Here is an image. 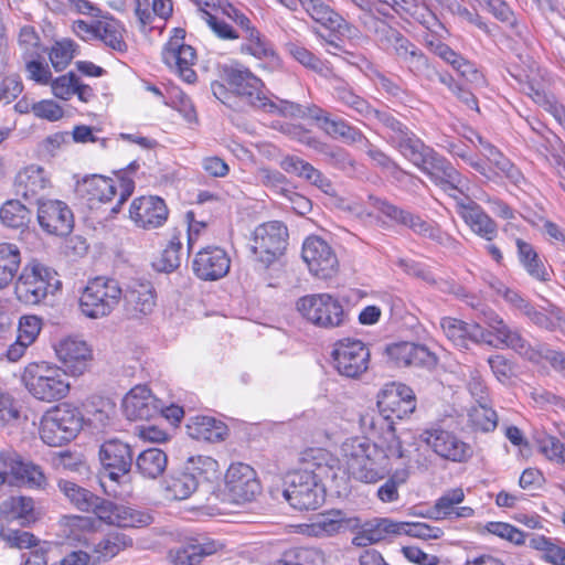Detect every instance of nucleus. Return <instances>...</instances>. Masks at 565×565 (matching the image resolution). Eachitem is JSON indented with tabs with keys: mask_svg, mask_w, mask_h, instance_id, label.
Listing matches in <instances>:
<instances>
[{
	"mask_svg": "<svg viewBox=\"0 0 565 565\" xmlns=\"http://www.w3.org/2000/svg\"><path fill=\"white\" fill-rule=\"evenodd\" d=\"M456 200L457 212L472 233L487 242L498 236V225L473 200L450 194Z\"/></svg>",
	"mask_w": 565,
	"mask_h": 565,
	"instance_id": "26",
	"label": "nucleus"
},
{
	"mask_svg": "<svg viewBox=\"0 0 565 565\" xmlns=\"http://www.w3.org/2000/svg\"><path fill=\"white\" fill-rule=\"evenodd\" d=\"M131 545L132 540L129 536L124 533L114 532L107 534L95 545V552L98 554L99 559H109Z\"/></svg>",
	"mask_w": 565,
	"mask_h": 565,
	"instance_id": "59",
	"label": "nucleus"
},
{
	"mask_svg": "<svg viewBox=\"0 0 565 565\" xmlns=\"http://www.w3.org/2000/svg\"><path fill=\"white\" fill-rule=\"evenodd\" d=\"M527 547L535 551L537 557L550 565H565V542L558 537L530 533Z\"/></svg>",
	"mask_w": 565,
	"mask_h": 565,
	"instance_id": "36",
	"label": "nucleus"
},
{
	"mask_svg": "<svg viewBox=\"0 0 565 565\" xmlns=\"http://www.w3.org/2000/svg\"><path fill=\"white\" fill-rule=\"evenodd\" d=\"M122 297L119 282L113 278L98 276L87 281L79 296L81 312L90 319L109 316Z\"/></svg>",
	"mask_w": 565,
	"mask_h": 565,
	"instance_id": "6",
	"label": "nucleus"
},
{
	"mask_svg": "<svg viewBox=\"0 0 565 565\" xmlns=\"http://www.w3.org/2000/svg\"><path fill=\"white\" fill-rule=\"evenodd\" d=\"M440 327L449 341L460 349H467L469 342L492 344L489 333L479 323H467L462 320L444 317Z\"/></svg>",
	"mask_w": 565,
	"mask_h": 565,
	"instance_id": "32",
	"label": "nucleus"
},
{
	"mask_svg": "<svg viewBox=\"0 0 565 565\" xmlns=\"http://www.w3.org/2000/svg\"><path fill=\"white\" fill-rule=\"evenodd\" d=\"M489 533L507 540L515 545H527L530 534L524 533L512 524L504 522H489L486 525Z\"/></svg>",
	"mask_w": 565,
	"mask_h": 565,
	"instance_id": "62",
	"label": "nucleus"
},
{
	"mask_svg": "<svg viewBox=\"0 0 565 565\" xmlns=\"http://www.w3.org/2000/svg\"><path fill=\"white\" fill-rule=\"evenodd\" d=\"M468 422L472 429L489 433L497 428L498 415L487 402L478 403L469 409Z\"/></svg>",
	"mask_w": 565,
	"mask_h": 565,
	"instance_id": "55",
	"label": "nucleus"
},
{
	"mask_svg": "<svg viewBox=\"0 0 565 565\" xmlns=\"http://www.w3.org/2000/svg\"><path fill=\"white\" fill-rule=\"evenodd\" d=\"M135 190V182L128 177L113 180L103 175L85 178L78 185V191L92 204L106 203L118 193L117 204L111 209L114 214L120 211V206L127 201Z\"/></svg>",
	"mask_w": 565,
	"mask_h": 565,
	"instance_id": "11",
	"label": "nucleus"
},
{
	"mask_svg": "<svg viewBox=\"0 0 565 565\" xmlns=\"http://www.w3.org/2000/svg\"><path fill=\"white\" fill-rule=\"evenodd\" d=\"M243 42L239 46L242 54L250 55L257 60L276 57V51L273 43L258 30L241 35Z\"/></svg>",
	"mask_w": 565,
	"mask_h": 565,
	"instance_id": "49",
	"label": "nucleus"
},
{
	"mask_svg": "<svg viewBox=\"0 0 565 565\" xmlns=\"http://www.w3.org/2000/svg\"><path fill=\"white\" fill-rule=\"evenodd\" d=\"M231 259L226 252L216 246L202 248L193 259L194 274L203 280H217L227 275Z\"/></svg>",
	"mask_w": 565,
	"mask_h": 565,
	"instance_id": "29",
	"label": "nucleus"
},
{
	"mask_svg": "<svg viewBox=\"0 0 565 565\" xmlns=\"http://www.w3.org/2000/svg\"><path fill=\"white\" fill-rule=\"evenodd\" d=\"M387 358L396 366L433 367L437 363L436 355L425 345L414 342H398L386 347Z\"/></svg>",
	"mask_w": 565,
	"mask_h": 565,
	"instance_id": "31",
	"label": "nucleus"
},
{
	"mask_svg": "<svg viewBox=\"0 0 565 565\" xmlns=\"http://www.w3.org/2000/svg\"><path fill=\"white\" fill-rule=\"evenodd\" d=\"M75 45L71 40L55 42L50 51V61L56 72H61L71 63L74 57Z\"/></svg>",
	"mask_w": 565,
	"mask_h": 565,
	"instance_id": "63",
	"label": "nucleus"
},
{
	"mask_svg": "<svg viewBox=\"0 0 565 565\" xmlns=\"http://www.w3.org/2000/svg\"><path fill=\"white\" fill-rule=\"evenodd\" d=\"M515 244L519 260L526 273L539 281L550 280V274L534 247L521 238H518Z\"/></svg>",
	"mask_w": 565,
	"mask_h": 565,
	"instance_id": "46",
	"label": "nucleus"
},
{
	"mask_svg": "<svg viewBox=\"0 0 565 565\" xmlns=\"http://www.w3.org/2000/svg\"><path fill=\"white\" fill-rule=\"evenodd\" d=\"M370 200L373 202V205L379 212L395 223L408 227L416 235L431 239L439 244H444L449 239V236L440 230L436 222L425 220L418 214L403 210L379 198L370 196Z\"/></svg>",
	"mask_w": 565,
	"mask_h": 565,
	"instance_id": "14",
	"label": "nucleus"
},
{
	"mask_svg": "<svg viewBox=\"0 0 565 565\" xmlns=\"http://www.w3.org/2000/svg\"><path fill=\"white\" fill-rule=\"evenodd\" d=\"M97 30L96 40L102 41L106 46L116 52L122 53L127 50V44L124 40V28L119 21L108 14H104L99 19Z\"/></svg>",
	"mask_w": 565,
	"mask_h": 565,
	"instance_id": "48",
	"label": "nucleus"
},
{
	"mask_svg": "<svg viewBox=\"0 0 565 565\" xmlns=\"http://www.w3.org/2000/svg\"><path fill=\"white\" fill-rule=\"evenodd\" d=\"M539 451L551 462L565 467V444L552 435L537 438Z\"/></svg>",
	"mask_w": 565,
	"mask_h": 565,
	"instance_id": "60",
	"label": "nucleus"
},
{
	"mask_svg": "<svg viewBox=\"0 0 565 565\" xmlns=\"http://www.w3.org/2000/svg\"><path fill=\"white\" fill-rule=\"evenodd\" d=\"M57 360L63 364L64 372L72 376L83 375L93 360V350L86 341L78 337H66L54 344Z\"/></svg>",
	"mask_w": 565,
	"mask_h": 565,
	"instance_id": "19",
	"label": "nucleus"
},
{
	"mask_svg": "<svg viewBox=\"0 0 565 565\" xmlns=\"http://www.w3.org/2000/svg\"><path fill=\"white\" fill-rule=\"evenodd\" d=\"M169 211L159 196H140L132 201L129 217L136 226L153 230L162 226L168 220Z\"/></svg>",
	"mask_w": 565,
	"mask_h": 565,
	"instance_id": "27",
	"label": "nucleus"
},
{
	"mask_svg": "<svg viewBox=\"0 0 565 565\" xmlns=\"http://www.w3.org/2000/svg\"><path fill=\"white\" fill-rule=\"evenodd\" d=\"M182 250L181 234L173 233L161 255L153 263L159 271L171 273L180 266Z\"/></svg>",
	"mask_w": 565,
	"mask_h": 565,
	"instance_id": "58",
	"label": "nucleus"
},
{
	"mask_svg": "<svg viewBox=\"0 0 565 565\" xmlns=\"http://www.w3.org/2000/svg\"><path fill=\"white\" fill-rule=\"evenodd\" d=\"M83 415L78 407L61 403L49 409L41 418L40 437L51 447H61L73 440L83 427Z\"/></svg>",
	"mask_w": 565,
	"mask_h": 565,
	"instance_id": "5",
	"label": "nucleus"
},
{
	"mask_svg": "<svg viewBox=\"0 0 565 565\" xmlns=\"http://www.w3.org/2000/svg\"><path fill=\"white\" fill-rule=\"evenodd\" d=\"M225 490L235 503L254 500L260 491L255 470L247 463H232L225 475Z\"/></svg>",
	"mask_w": 565,
	"mask_h": 565,
	"instance_id": "22",
	"label": "nucleus"
},
{
	"mask_svg": "<svg viewBox=\"0 0 565 565\" xmlns=\"http://www.w3.org/2000/svg\"><path fill=\"white\" fill-rule=\"evenodd\" d=\"M126 310L132 318H140L152 312L156 306L154 289L150 284H137L125 296Z\"/></svg>",
	"mask_w": 565,
	"mask_h": 565,
	"instance_id": "40",
	"label": "nucleus"
},
{
	"mask_svg": "<svg viewBox=\"0 0 565 565\" xmlns=\"http://www.w3.org/2000/svg\"><path fill=\"white\" fill-rule=\"evenodd\" d=\"M301 468L287 473L284 497L297 510H316L326 498L321 479L333 467L334 459L323 448H310L302 452Z\"/></svg>",
	"mask_w": 565,
	"mask_h": 565,
	"instance_id": "1",
	"label": "nucleus"
},
{
	"mask_svg": "<svg viewBox=\"0 0 565 565\" xmlns=\"http://www.w3.org/2000/svg\"><path fill=\"white\" fill-rule=\"evenodd\" d=\"M332 95L334 99L342 105L356 111L359 115L369 118L370 113H373V107L350 87L348 83L342 79H335L332 85Z\"/></svg>",
	"mask_w": 565,
	"mask_h": 565,
	"instance_id": "50",
	"label": "nucleus"
},
{
	"mask_svg": "<svg viewBox=\"0 0 565 565\" xmlns=\"http://www.w3.org/2000/svg\"><path fill=\"white\" fill-rule=\"evenodd\" d=\"M224 81L230 89L239 96L247 104L262 108L266 111H279L284 115L295 116L300 111L298 105L281 102L282 106L279 107L274 102L269 100L265 94V87L262 79L256 77L248 68L243 66H226L224 67Z\"/></svg>",
	"mask_w": 565,
	"mask_h": 565,
	"instance_id": "3",
	"label": "nucleus"
},
{
	"mask_svg": "<svg viewBox=\"0 0 565 565\" xmlns=\"http://www.w3.org/2000/svg\"><path fill=\"white\" fill-rule=\"evenodd\" d=\"M99 460L104 467L103 478L119 482L126 478L132 465V452L128 444L118 439L106 440L99 449Z\"/></svg>",
	"mask_w": 565,
	"mask_h": 565,
	"instance_id": "23",
	"label": "nucleus"
},
{
	"mask_svg": "<svg viewBox=\"0 0 565 565\" xmlns=\"http://www.w3.org/2000/svg\"><path fill=\"white\" fill-rule=\"evenodd\" d=\"M481 315V321L489 328V330H486V332L489 333V340H491V335H494L499 344L532 359L534 353L531 345L516 329L510 328L503 319L491 309L482 310Z\"/></svg>",
	"mask_w": 565,
	"mask_h": 565,
	"instance_id": "25",
	"label": "nucleus"
},
{
	"mask_svg": "<svg viewBox=\"0 0 565 565\" xmlns=\"http://www.w3.org/2000/svg\"><path fill=\"white\" fill-rule=\"evenodd\" d=\"M163 402L147 385L134 386L122 399V411L129 420H148L159 416Z\"/></svg>",
	"mask_w": 565,
	"mask_h": 565,
	"instance_id": "24",
	"label": "nucleus"
},
{
	"mask_svg": "<svg viewBox=\"0 0 565 565\" xmlns=\"http://www.w3.org/2000/svg\"><path fill=\"white\" fill-rule=\"evenodd\" d=\"M399 153L417 168L430 153L433 148L426 146L413 131L404 132L401 138H395L392 145Z\"/></svg>",
	"mask_w": 565,
	"mask_h": 565,
	"instance_id": "47",
	"label": "nucleus"
},
{
	"mask_svg": "<svg viewBox=\"0 0 565 565\" xmlns=\"http://www.w3.org/2000/svg\"><path fill=\"white\" fill-rule=\"evenodd\" d=\"M376 36L380 45L405 64L416 77L431 78L436 74L435 66L430 64L424 52L398 30L380 22L376 28Z\"/></svg>",
	"mask_w": 565,
	"mask_h": 565,
	"instance_id": "4",
	"label": "nucleus"
},
{
	"mask_svg": "<svg viewBox=\"0 0 565 565\" xmlns=\"http://www.w3.org/2000/svg\"><path fill=\"white\" fill-rule=\"evenodd\" d=\"M200 19L205 22L213 33L222 40H236L239 38L232 25L204 9L198 10Z\"/></svg>",
	"mask_w": 565,
	"mask_h": 565,
	"instance_id": "64",
	"label": "nucleus"
},
{
	"mask_svg": "<svg viewBox=\"0 0 565 565\" xmlns=\"http://www.w3.org/2000/svg\"><path fill=\"white\" fill-rule=\"evenodd\" d=\"M0 539L10 547L30 548L38 545V539L30 532L10 529L2 522Z\"/></svg>",
	"mask_w": 565,
	"mask_h": 565,
	"instance_id": "61",
	"label": "nucleus"
},
{
	"mask_svg": "<svg viewBox=\"0 0 565 565\" xmlns=\"http://www.w3.org/2000/svg\"><path fill=\"white\" fill-rule=\"evenodd\" d=\"M402 522L391 519H375L366 523L361 533L354 539L358 545L379 543L392 535H402Z\"/></svg>",
	"mask_w": 565,
	"mask_h": 565,
	"instance_id": "41",
	"label": "nucleus"
},
{
	"mask_svg": "<svg viewBox=\"0 0 565 565\" xmlns=\"http://www.w3.org/2000/svg\"><path fill=\"white\" fill-rule=\"evenodd\" d=\"M60 287L61 281L54 269L38 260H32L23 267L17 279L15 295L25 305H38Z\"/></svg>",
	"mask_w": 565,
	"mask_h": 565,
	"instance_id": "7",
	"label": "nucleus"
},
{
	"mask_svg": "<svg viewBox=\"0 0 565 565\" xmlns=\"http://www.w3.org/2000/svg\"><path fill=\"white\" fill-rule=\"evenodd\" d=\"M323 554L315 547H295L286 551L271 565H321Z\"/></svg>",
	"mask_w": 565,
	"mask_h": 565,
	"instance_id": "56",
	"label": "nucleus"
},
{
	"mask_svg": "<svg viewBox=\"0 0 565 565\" xmlns=\"http://www.w3.org/2000/svg\"><path fill=\"white\" fill-rule=\"evenodd\" d=\"M196 479L183 466L173 471L166 481L168 497L174 500H185L198 489Z\"/></svg>",
	"mask_w": 565,
	"mask_h": 565,
	"instance_id": "51",
	"label": "nucleus"
},
{
	"mask_svg": "<svg viewBox=\"0 0 565 565\" xmlns=\"http://www.w3.org/2000/svg\"><path fill=\"white\" fill-rule=\"evenodd\" d=\"M1 522L9 525L17 521L20 525H29L35 522L36 514L34 501L29 497H11L4 500L0 505Z\"/></svg>",
	"mask_w": 565,
	"mask_h": 565,
	"instance_id": "37",
	"label": "nucleus"
},
{
	"mask_svg": "<svg viewBox=\"0 0 565 565\" xmlns=\"http://www.w3.org/2000/svg\"><path fill=\"white\" fill-rule=\"evenodd\" d=\"M482 156L487 161L481 159L469 158L468 164L482 174L488 180L497 178H507L512 184L521 186L524 182V175L497 147L486 145V151Z\"/></svg>",
	"mask_w": 565,
	"mask_h": 565,
	"instance_id": "17",
	"label": "nucleus"
},
{
	"mask_svg": "<svg viewBox=\"0 0 565 565\" xmlns=\"http://www.w3.org/2000/svg\"><path fill=\"white\" fill-rule=\"evenodd\" d=\"M543 302L544 303L542 306L533 307L527 320L540 329L552 332L559 331L565 334L564 310L547 299H544Z\"/></svg>",
	"mask_w": 565,
	"mask_h": 565,
	"instance_id": "38",
	"label": "nucleus"
},
{
	"mask_svg": "<svg viewBox=\"0 0 565 565\" xmlns=\"http://www.w3.org/2000/svg\"><path fill=\"white\" fill-rule=\"evenodd\" d=\"M462 488H451L446 490L434 503L430 509V515L436 520H458L469 519L475 515L471 507L460 505L465 500Z\"/></svg>",
	"mask_w": 565,
	"mask_h": 565,
	"instance_id": "33",
	"label": "nucleus"
},
{
	"mask_svg": "<svg viewBox=\"0 0 565 565\" xmlns=\"http://www.w3.org/2000/svg\"><path fill=\"white\" fill-rule=\"evenodd\" d=\"M15 192L25 200L40 203L52 188L49 173L40 166L31 164L21 170L14 181Z\"/></svg>",
	"mask_w": 565,
	"mask_h": 565,
	"instance_id": "30",
	"label": "nucleus"
},
{
	"mask_svg": "<svg viewBox=\"0 0 565 565\" xmlns=\"http://www.w3.org/2000/svg\"><path fill=\"white\" fill-rule=\"evenodd\" d=\"M430 180L439 185L448 194L463 193L466 185L465 179L452 167V164L434 149L423 160L418 167Z\"/></svg>",
	"mask_w": 565,
	"mask_h": 565,
	"instance_id": "20",
	"label": "nucleus"
},
{
	"mask_svg": "<svg viewBox=\"0 0 565 565\" xmlns=\"http://www.w3.org/2000/svg\"><path fill=\"white\" fill-rule=\"evenodd\" d=\"M297 309L306 320L319 328H338L345 320L342 303L330 294L303 296L297 301Z\"/></svg>",
	"mask_w": 565,
	"mask_h": 565,
	"instance_id": "10",
	"label": "nucleus"
},
{
	"mask_svg": "<svg viewBox=\"0 0 565 565\" xmlns=\"http://www.w3.org/2000/svg\"><path fill=\"white\" fill-rule=\"evenodd\" d=\"M377 406L383 413L403 418L414 412L415 398L407 386L392 384L379 394Z\"/></svg>",
	"mask_w": 565,
	"mask_h": 565,
	"instance_id": "34",
	"label": "nucleus"
},
{
	"mask_svg": "<svg viewBox=\"0 0 565 565\" xmlns=\"http://www.w3.org/2000/svg\"><path fill=\"white\" fill-rule=\"evenodd\" d=\"M4 483L42 489L46 486V477L40 466L23 460L13 449H6L0 451V487Z\"/></svg>",
	"mask_w": 565,
	"mask_h": 565,
	"instance_id": "12",
	"label": "nucleus"
},
{
	"mask_svg": "<svg viewBox=\"0 0 565 565\" xmlns=\"http://www.w3.org/2000/svg\"><path fill=\"white\" fill-rule=\"evenodd\" d=\"M0 218L8 227L21 228V233H24L31 221V212L20 201L10 200L2 205Z\"/></svg>",
	"mask_w": 565,
	"mask_h": 565,
	"instance_id": "54",
	"label": "nucleus"
},
{
	"mask_svg": "<svg viewBox=\"0 0 565 565\" xmlns=\"http://www.w3.org/2000/svg\"><path fill=\"white\" fill-rule=\"evenodd\" d=\"M301 256L309 271L317 278L330 279L339 270V260L334 250L321 237H307L302 244Z\"/></svg>",
	"mask_w": 565,
	"mask_h": 565,
	"instance_id": "18",
	"label": "nucleus"
},
{
	"mask_svg": "<svg viewBox=\"0 0 565 565\" xmlns=\"http://www.w3.org/2000/svg\"><path fill=\"white\" fill-rule=\"evenodd\" d=\"M21 380L26 391L42 402L61 401L71 390L63 369L44 361L29 363L23 370Z\"/></svg>",
	"mask_w": 565,
	"mask_h": 565,
	"instance_id": "2",
	"label": "nucleus"
},
{
	"mask_svg": "<svg viewBox=\"0 0 565 565\" xmlns=\"http://www.w3.org/2000/svg\"><path fill=\"white\" fill-rule=\"evenodd\" d=\"M172 11L171 0H136L135 13L143 26L151 24L154 17L167 20Z\"/></svg>",
	"mask_w": 565,
	"mask_h": 565,
	"instance_id": "53",
	"label": "nucleus"
},
{
	"mask_svg": "<svg viewBox=\"0 0 565 565\" xmlns=\"http://www.w3.org/2000/svg\"><path fill=\"white\" fill-rule=\"evenodd\" d=\"M287 239L288 230L284 223L271 221L258 225L250 239L255 262L264 269L269 268L284 254Z\"/></svg>",
	"mask_w": 565,
	"mask_h": 565,
	"instance_id": "9",
	"label": "nucleus"
},
{
	"mask_svg": "<svg viewBox=\"0 0 565 565\" xmlns=\"http://www.w3.org/2000/svg\"><path fill=\"white\" fill-rule=\"evenodd\" d=\"M348 473L356 480L374 483L384 477L375 456L376 446L365 438L354 437L347 439L341 447Z\"/></svg>",
	"mask_w": 565,
	"mask_h": 565,
	"instance_id": "8",
	"label": "nucleus"
},
{
	"mask_svg": "<svg viewBox=\"0 0 565 565\" xmlns=\"http://www.w3.org/2000/svg\"><path fill=\"white\" fill-rule=\"evenodd\" d=\"M370 358V349L361 340L344 338L333 345V366L344 377L360 379L369 370Z\"/></svg>",
	"mask_w": 565,
	"mask_h": 565,
	"instance_id": "13",
	"label": "nucleus"
},
{
	"mask_svg": "<svg viewBox=\"0 0 565 565\" xmlns=\"http://www.w3.org/2000/svg\"><path fill=\"white\" fill-rule=\"evenodd\" d=\"M182 466L185 471L196 479L198 484L202 481L212 482L221 475L218 462L210 456L190 457Z\"/></svg>",
	"mask_w": 565,
	"mask_h": 565,
	"instance_id": "52",
	"label": "nucleus"
},
{
	"mask_svg": "<svg viewBox=\"0 0 565 565\" xmlns=\"http://www.w3.org/2000/svg\"><path fill=\"white\" fill-rule=\"evenodd\" d=\"M321 130L333 139H341L349 143L360 142L365 139L360 129L338 117L330 116L328 120H324Z\"/></svg>",
	"mask_w": 565,
	"mask_h": 565,
	"instance_id": "57",
	"label": "nucleus"
},
{
	"mask_svg": "<svg viewBox=\"0 0 565 565\" xmlns=\"http://www.w3.org/2000/svg\"><path fill=\"white\" fill-rule=\"evenodd\" d=\"M57 487L75 508L83 512L93 511L96 514V507L102 503V498L70 480H58Z\"/></svg>",
	"mask_w": 565,
	"mask_h": 565,
	"instance_id": "44",
	"label": "nucleus"
},
{
	"mask_svg": "<svg viewBox=\"0 0 565 565\" xmlns=\"http://www.w3.org/2000/svg\"><path fill=\"white\" fill-rule=\"evenodd\" d=\"M299 3L316 22L342 34L351 33L352 25L323 0H300Z\"/></svg>",
	"mask_w": 565,
	"mask_h": 565,
	"instance_id": "35",
	"label": "nucleus"
},
{
	"mask_svg": "<svg viewBox=\"0 0 565 565\" xmlns=\"http://www.w3.org/2000/svg\"><path fill=\"white\" fill-rule=\"evenodd\" d=\"M38 222L41 228L54 236H67L74 227V215L61 200H43L38 203Z\"/></svg>",
	"mask_w": 565,
	"mask_h": 565,
	"instance_id": "21",
	"label": "nucleus"
},
{
	"mask_svg": "<svg viewBox=\"0 0 565 565\" xmlns=\"http://www.w3.org/2000/svg\"><path fill=\"white\" fill-rule=\"evenodd\" d=\"M391 415L377 416V418L364 415L361 417V423L364 427L369 426L371 430H376L379 423H385L387 429L383 436V440L381 443V448L385 454V457L388 459H402L405 458L406 455L404 452L402 441L398 436H396L395 430L392 426V423H388V418Z\"/></svg>",
	"mask_w": 565,
	"mask_h": 565,
	"instance_id": "42",
	"label": "nucleus"
},
{
	"mask_svg": "<svg viewBox=\"0 0 565 565\" xmlns=\"http://www.w3.org/2000/svg\"><path fill=\"white\" fill-rule=\"evenodd\" d=\"M343 527L344 518L343 513L339 510L319 514L310 523L300 525L302 534L315 537L331 536Z\"/></svg>",
	"mask_w": 565,
	"mask_h": 565,
	"instance_id": "43",
	"label": "nucleus"
},
{
	"mask_svg": "<svg viewBox=\"0 0 565 565\" xmlns=\"http://www.w3.org/2000/svg\"><path fill=\"white\" fill-rule=\"evenodd\" d=\"M186 431L193 439L218 443L227 436V426L211 416H195L186 425Z\"/></svg>",
	"mask_w": 565,
	"mask_h": 565,
	"instance_id": "39",
	"label": "nucleus"
},
{
	"mask_svg": "<svg viewBox=\"0 0 565 565\" xmlns=\"http://www.w3.org/2000/svg\"><path fill=\"white\" fill-rule=\"evenodd\" d=\"M96 516L108 525L119 527H140L152 522V516L147 512L105 499L96 507Z\"/></svg>",
	"mask_w": 565,
	"mask_h": 565,
	"instance_id": "28",
	"label": "nucleus"
},
{
	"mask_svg": "<svg viewBox=\"0 0 565 565\" xmlns=\"http://www.w3.org/2000/svg\"><path fill=\"white\" fill-rule=\"evenodd\" d=\"M168 465V456L159 448H149L141 451L136 459L137 471L146 479H157Z\"/></svg>",
	"mask_w": 565,
	"mask_h": 565,
	"instance_id": "45",
	"label": "nucleus"
},
{
	"mask_svg": "<svg viewBox=\"0 0 565 565\" xmlns=\"http://www.w3.org/2000/svg\"><path fill=\"white\" fill-rule=\"evenodd\" d=\"M184 30L174 29V34L164 44L161 55L163 63L171 71L184 82L192 84L196 81V73L192 68L196 62V52L184 43Z\"/></svg>",
	"mask_w": 565,
	"mask_h": 565,
	"instance_id": "15",
	"label": "nucleus"
},
{
	"mask_svg": "<svg viewBox=\"0 0 565 565\" xmlns=\"http://www.w3.org/2000/svg\"><path fill=\"white\" fill-rule=\"evenodd\" d=\"M419 439L437 456L449 461L466 462L473 454L469 444L443 428L426 429L419 435Z\"/></svg>",
	"mask_w": 565,
	"mask_h": 565,
	"instance_id": "16",
	"label": "nucleus"
}]
</instances>
